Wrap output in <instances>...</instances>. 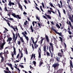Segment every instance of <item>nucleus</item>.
I'll use <instances>...</instances> for the list:
<instances>
[{
	"mask_svg": "<svg viewBox=\"0 0 73 73\" xmlns=\"http://www.w3.org/2000/svg\"><path fill=\"white\" fill-rule=\"evenodd\" d=\"M11 12H9L7 14V16H9V17H10V16H11Z\"/></svg>",
	"mask_w": 73,
	"mask_h": 73,
	"instance_id": "41",
	"label": "nucleus"
},
{
	"mask_svg": "<svg viewBox=\"0 0 73 73\" xmlns=\"http://www.w3.org/2000/svg\"><path fill=\"white\" fill-rule=\"evenodd\" d=\"M33 63L34 65L35 66H36V62L35 61H33Z\"/></svg>",
	"mask_w": 73,
	"mask_h": 73,
	"instance_id": "38",
	"label": "nucleus"
},
{
	"mask_svg": "<svg viewBox=\"0 0 73 73\" xmlns=\"http://www.w3.org/2000/svg\"><path fill=\"white\" fill-rule=\"evenodd\" d=\"M4 52L3 53L4 54H9V52H8V51H7V52H5V50L4 51Z\"/></svg>",
	"mask_w": 73,
	"mask_h": 73,
	"instance_id": "24",
	"label": "nucleus"
},
{
	"mask_svg": "<svg viewBox=\"0 0 73 73\" xmlns=\"http://www.w3.org/2000/svg\"><path fill=\"white\" fill-rule=\"evenodd\" d=\"M38 44H40V45H42V40H40V41L38 42Z\"/></svg>",
	"mask_w": 73,
	"mask_h": 73,
	"instance_id": "28",
	"label": "nucleus"
},
{
	"mask_svg": "<svg viewBox=\"0 0 73 73\" xmlns=\"http://www.w3.org/2000/svg\"><path fill=\"white\" fill-rule=\"evenodd\" d=\"M30 29L31 31L32 32H33V27H32V26H31L30 27Z\"/></svg>",
	"mask_w": 73,
	"mask_h": 73,
	"instance_id": "23",
	"label": "nucleus"
},
{
	"mask_svg": "<svg viewBox=\"0 0 73 73\" xmlns=\"http://www.w3.org/2000/svg\"><path fill=\"white\" fill-rule=\"evenodd\" d=\"M24 1L25 2V3L26 4H27V3H28L27 2V0H25Z\"/></svg>",
	"mask_w": 73,
	"mask_h": 73,
	"instance_id": "57",
	"label": "nucleus"
},
{
	"mask_svg": "<svg viewBox=\"0 0 73 73\" xmlns=\"http://www.w3.org/2000/svg\"><path fill=\"white\" fill-rule=\"evenodd\" d=\"M12 38H11V37H9V38L8 37V39L7 40V42H8V41H9L8 44H11L10 41H12Z\"/></svg>",
	"mask_w": 73,
	"mask_h": 73,
	"instance_id": "9",
	"label": "nucleus"
},
{
	"mask_svg": "<svg viewBox=\"0 0 73 73\" xmlns=\"http://www.w3.org/2000/svg\"><path fill=\"white\" fill-rule=\"evenodd\" d=\"M49 4H50V5L51 7H52V6L53 5L52 4V3L50 2V3H49Z\"/></svg>",
	"mask_w": 73,
	"mask_h": 73,
	"instance_id": "48",
	"label": "nucleus"
},
{
	"mask_svg": "<svg viewBox=\"0 0 73 73\" xmlns=\"http://www.w3.org/2000/svg\"><path fill=\"white\" fill-rule=\"evenodd\" d=\"M46 53L47 56H50V53H49V52H48V51H47Z\"/></svg>",
	"mask_w": 73,
	"mask_h": 73,
	"instance_id": "27",
	"label": "nucleus"
},
{
	"mask_svg": "<svg viewBox=\"0 0 73 73\" xmlns=\"http://www.w3.org/2000/svg\"><path fill=\"white\" fill-rule=\"evenodd\" d=\"M17 70L19 71V72H18V73H19L20 72V70L19 68H17Z\"/></svg>",
	"mask_w": 73,
	"mask_h": 73,
	"instance_id": "62",
	"label": "nucleus"
},
{
	"mask_svg": "<svg viewBox=\"0 0 73 73\" xmlns=\"http://www.w3.org/2000/svg\"><path fill=\"white\" fill-rule=\"evenodd\" d=\"M55 60L56 61H57L58 62H61V61H60V58L58 57L57 56H56V57H55Z\"/></svg>",
	"mask_w": 73,
	"mask_h": 73,
	"instance_id": "7",
	"label": "nucleus"
},
{
	"mask_svg": "<svg viewBox=\"0 0 73 73\" xmlns=\"http://www.w3.org/2000/svg\"><path fill=\"white\" fill-rule=\"evenodd\" d=\"M33 60H35V61H36V58H35L36 56H33Z\"/></svg>",
	"mask_w": 73,
	"mask_h": 73,
	"instance_id": "44",
	"label": "nucleus"
},
{
	"mask_svg": "<svg viewBox=\"0 0 73 73\" xmlns=\"http://www.w3.org/2000/svg\"><path fill=\"white\" fill-rule=\"evenodd\" d=\"M70 66H71V67H72V68H73V63L72 62V60H70Z\"/></svg>",
	"mask_w": 73,
	"mask_h": 73,
	"instance_id": "18",
	"label": "nucleus"
},
{
	"mask_svg": "<svg viewBox=\"0 0 73 73\" xmlns=\"http://www.w3.org/2000/svg\"><path fill=\"white\" fill-rule=\"evenodd\" d=\"M7 65H9V66H10L12 64H9V63H7Z\"/></svg>",
	"mask_w": 73,
	"mask_h": 73,
	"instance_id": "56",
	"label": "nucleus"
},
{
	"mask_svg": "<svg viewBox=\"0 0 73 73\" xmlns=\"http://www.w3.org/2000/svg\"><path fill=\"white\" fill-rule=\"evenodd\" d=\"M38 24L39 26V28H41V26H42V24H40L39 23H38Z\"/></svg>",
	"mask_w": 73,
	"mask_h": 73,
	"instance_id": "25",
	"label": "nucleus"
},
{
	"mask_svg": "<svg viewBox=\"0 0 73 73\" xmlns=\"http://www.w3.org/2000/svg\"><path fill=\"white\" fill-rule=\"evenodd\" d=\"M59 38L60 40V41L61 40H62V38H61V37L60 36L59 37Z\"/></svg>",
	"mask_w": 73,
	"mask_h": 73,
	"instance_id": "63",
	"label": "nucleus"
},
{
	"mask_svg": "<svg viewBox=\"0 0 73 73\" xmlns=\"http://www.w3.org/2000/svg\"><path fill=\"white\" fill-rule=\"evenodd\" d=\"M55 33H56V34L59 35V36H60L61 37H62V33H61L60 32V33H59V32H58L56 31Z\"/></svg>",
	"mask_w": 73,
	"mask_h": 73,
	"instance_id": "19",
	"label": "nucleus"
},
{
	"mask_svg": "<svg viewBox=\"0 0 73 73\" xmlns=\"http://www.w3.org/2000/svg\"><path fill=\"white\" fill-rule=\"evenodd\" d=\"M68 7L69 9H70V11H72V8L70 6V5H69L68 6H67Z\"/></svg>",
	"mask_w": 73,
	"mask_h": 73,
	"instance_id": "26",
	"label": "nucleus"
},
{
	"mask_svg": "<svg viewBox=\"0 0 73 73\" xmlns=\"http://www.w3.org/2000/svg\"><path fill=\"white\" fill-rule=\"evenodd\" d=\"M61 53H62V54L63 56H64V52H63V50H62V49H61Z\"/></svg>",
	"mask_w": 73,
	"mask_h": 73,
	"instance_id": "47",
	"label": "nucleus"
},
{
	"mask_svg": "<svg viewBox=\"0 0 73 73\" xmlns=\"http://www.w3.org/2000/svg\"><path fill=\"white\" fill-rule=\"evenodd\" d=\"M15 35L16 36L15 37V39H16V40H17V36H18L17 34V33H16L15 34Z\"/></svg>",
	"mask_w": 73,
	"mask_h": 73,
	"instance_id": "51",
	"label": "nucleus"
},
{
	"mask_svg": "<svg viewBox=\"0 0 73 73\" xmlns=\"http://www.w3.org/2000/svg\"><path fill=\"white\" fill-rule=\"evenodd\" d=\"M51 29L52 31H54L55 33H56V32L57 31L56 30L53 29V27H51Z\"/></svg>",
	"mask_w": 73,
	"mask_h": 73,
	"instance_id": "35",
	"label": "nucleus"
},
{
	"mask_svg": "<svg viewBox=\"0 0 73 73\" xmlns=\"http://www.w3.org/2000/svg\"><path fill=\"white\" fill-rule=\"evenodd\" d=\"M43 18L44 19H47V18H46V17L44 15L43 16Z\"/></svg>",
	"mask_w": 73,
	"mask_h": 73,
	"instance_id": "60",
	"label": "nucleus"
},
{
	"mask_svg": "<svg viewBox=\"0 0 73 73\" xmlns=\"http://www.w3.org/2000/svg\"><path fill=\"white\" fill-rule=\"evenodd\" d=\"M56 26L57 27V28H61V27H60V25H59L58 24L56 23Z\"/></svg>",
	"mask_w": 73,
	"mask_h": 73,
	"instance_id": "31",
	"label": "nucleus"
},
{
	"mask_svg": "<svg viewBox=\"0 0 73 73\" xmlns=\"http://www.w3.org/2000/svg\"><path fill=\"white\" fill-rule=\"evenodd\" d=\"M10 67L11 69H12V70H13V69H14L13 68V67L12 66V65H11L10 66Z\"/></svg>",
	"mask_w": 73,
	"mask_h": 73,
	"instance_id": "39",
	"label": "nucleus"
},
{
	"mask_svg": "<svg viewBox=\"0 0 73 73\" xmlns=\"http://www.w3.org/2000/svg\"><path fill=\"white\" fill-rule=\"evenodd\" d=\"M19 8H20L21 9V11H23V7H22V6H21V7H20Z\"/></svg>",
	"mask_w": 73,
	"mask_h": 73,
	"instance_id": "50",
	"label": "nucleus"
},
{
	"mask_svg": "<svg viewBox=\"0 0 73 73\" xmlns=\"http://www.w3.org/2000/svg\"><path fill=\"white\" fill-rule=\"evenodd\" d=\"M11 27L12 28H13V29L14 30L15 32H16V29H15V28H14L12 26H11Z\"/></svg>",
	"mask_w": 73,
	"mask_h": 73,
	"instance_id": "43",
	"label": "nucleus"
},
{
	"mask_svg": "<svg viewBox=\"0 0 73 73\" xmlns=\"http://www.w3.org/2000/svg\"><path fill=\"white\" fill-rule=\"evenodd\" d=\"M49 51L50 52L51 54V57L53 58V54H52V52H51V47H49Z\"/></svg>",
	"mask_w": 73,
	"mask_h": 73,
	"instance_id": "17",
	"label": "nucleus"
},
{
	"mask_svg": "<svg viewBox=\"0 0 73 73\" xmlns=\"http://www.w3.org/2000/svg\"><path fill=\"white\" fill-rule=\"evenodd\" d=\"M3 42L2 43L1 45H0V50H1L3 49L4 48V46L5 44V40L4 39H3Z\"/></svg>",
	"mask_w": 73,
	"mask_h": 73,
	"instance_id": "3",
	"label": "nucleus"
},
{
	"mask_svg": "<svg viewBox=\"0 0 73 73\" xmlns=\"http://www.w3.org/2000/svg\"><path fill=\"white\" fill-rule=\"evenodd\" d=\"M20 55V54H18L16 58L17 59L18 58H19V56Z\"/></svg>",
	"mask_w": 73,
	"mask_h": 73,
	"instance_id": "55",
	"label": "nucleus"
},
{
	"mask_svg": "<svg viewBox=\"0 0 73 73\" xmlns=\"http://www.w3.org/2000/svg\"><path fill=\"white\" fill-rule=\"evenodd\" d=\"M63 12L64 15H66V11H65V10L64 9H63Z\"/></svg>",
	"mask_w": 73,
	"mask_h": 73,
	"instance_id": "33",
	"label": "nucleus"
},
{
	"mask_svg": "<svg viewBox=\"0 0 73 73\" xmlns=\"http://www.w3.org/2000/svg\"><path fill=\"white\" fill-rule=\"evenodd\" d=\"M66 23L67 24H69V25H70V27H72V23L71 22H70V21H67L66 22Z\"/></svg>",
	"mask_w": 73,
	"mask_h": 73,
	"instance_id": "14",
	"label": "nucleus"
},
{
	"mask_svg": "<svg viewBox=\"0 0 73 73\" xmlns=\"http://www.w3.org/2000/svg\"><path fill=\"white\" fill-rule=\"evenodd\" d=\"M57 10L58 12V13L59 14V16L60 17H61V13H60V11H59V10L57 9Z\"/></svg>",
	"mask_w": 73,
	"mask_h": 73,
	"instance_id": "29",
	"label": "nucleus"
},
{
	"mask_svg": "<svg viewBox=\"0 0 73 73\" xmlns=\"http://www.w3.org/2000/svg\"><path fill=\"white\" fill-rule=\"evenodd\" d=\"M13 49L14 54L15 55H16V48H15L14 46L13 47Z\"/></svg>",
	"mask_w": 73,
	"mask_h": 73,
	"instance_id": "22",
	"label": "nucleus"
},
{
	"mask_svg": "<svg viewBox=\"0 0 73 73\" xmlns=\"http://www.w3.org/2000/svg\"><path fill=\"white\" fill-rule=\"evenodd\" d=\"M8 5L9 7H11L12 5H15V3L13 2H12L11 1H10L8 4Z\"/></svg>",
	"mask_w": 73,
	"mask_h": 73,
	"instance_id": "5",
	"label": "nucleus"
},
{
	"mask_svg": "<svg viewBox=\"0 0 73 73\" xmlns=\"http://www.w3.org/2000/svg\"><path fill=\"white\" fill-rule=\"evenodd\" d=\"M20 66L21 68H24V67L23 65H20Z\"/></svg>",
	"mask_w": 73,
	"mask_h": 73,
	"instance_id": "59",
	"label": "nucleus"
},
{
	"mask_svg": "<svg viewBox=\"0 0 73 73\" xmlns=\"http://www.w3.org/2000/svg\"><path fill=\"white\" fill-rule=\"evenodd\" d=\"M42 5L43 8H44V7H45L44 6V3H43V2H42Z\"/></svg>",
	"mask_w": 73,
	"mask_h": 73,
	"instance_id": "58",
	"label": "nucleus"
},
{
	"mask_svg": "<svg viewBox=\"0 0 73 73\" xmlns=\"http://www.w3.org/2000/svg\"><path fill=\"white\" fill-rule=\"evenodd\" d=\"M18 5H19V7H21V4H20V3H19V1L18 2Z\"/></svg>",
	"mask_w": 73,
	"mask_h": 73,
	"instance_id": "49",
	"label": "nucleus"
},
{
	"mask_svg": "<svg viewBox=\"0 0 73 73\" xmlns=\"http://www.w3.org/2000/svg\"><path fill=\"white\" fill-rule=\"evenodd\" d=\"M17 44H18L19 45H21V41H20V40L17 41Z\"/></svg>",
	"mask_w": 73,
	"mask_h": 73,
	"instance_id": "30",
	"label": "nucleus"
},
{
	"mask_svg": "<svg viewBox=\"0 0 73 73\" xmlns=\"http://www.w3.org/2000/svg\"><path fill=\"white\" fill-rule=\"evenodd\" d=\"M35 8H36V9H37V10H38V11H40V9L38 8V7L36 6Z\"/></svg>",
	"mask_w": 73,
	"mask_h": 73,
	"instance_id": "46",
	"label": "nucleus"
},
{
	"mask_svg": "<svg viewBox=\"0 0 73 73\" xmlns=\"http://www.w3.org/2000/svg\"><path fill=\"white\" fill-rule=\"evenodd\" d=\"M58 56H59V57H62V56H63V55H62V54L61 53L58 52Z\"/></svg>",
	"mask_w": 73,
	"mask_h": 73,
	"instance_id": "16",
	"label": "nucleus"
},
{
	"mask_svg": "<svg viewBox=\"0 0 73 73\" xmlns=\"http://www.w3.org/2000/svg\"><path fill=\"white\" fill-rule=\"evenodd\" d=\"M8 20H14V19H13V18H8Z\"/></svg>",
	"mask_w": 73,
	"mask_h": 73,
	"instance_id": "40",
	"label": "nucleus"
},
{
	"mask_svg": "<svg viewBox=\"0 0 73 73\" xmlns=\"http://www.w3.org/2000/svg\"><path fill=\"white\" fill-rule=\"evenodd\" d=\"M25 51L26 53V54H28V51H27V47H25Z\"/></svg>",
	"mask_w": 73,
	"mask_h": 73,
	"instance_id": "45",
	"label": "nucleus"
},
{
	"mask_svg": "<svg viewBox=\"0 0 73 73\" xmlns=\"http://www.w3.org/2000/svg\"><path fill=\"white\" fill-rule=\"evenodd\" d=\"M44 63L43 62H40L39 63V67H41V66L42 65L44 64Z\"/></svg>",
	"mask_w": 73,
	"mask_h": 73,
	"instance_id": "20",
	"label": "nucleus"
},
{
	"mask_svg": "<svg viewBox=\"0 0 73 73\" xmlns=\"http://www.w3.org/2000/svg\"><path fill=\"white\" fill-rule=\"evenodd\" d=\"M51 12L53 13H54V14H55V12H54V11L51 10H49L48 11V13H49L50 14H51V13H51Z\"/></svg>",
	"mask_w": 73,
	"mask_h": 73,
	"instance_id": "15",
	"label": "nucleus"
},
{
	"mask_svg": "<svg viewBox=\"0 0 73 73\" xmlns=\"http://www.w3.org/2000/svg\"><path fill=\"white\" fill-rule=\"evenodd\" d=\"M5 5V8H4V10L5 11H6L7 12H8V11L7 9V4L6 3L4 4Z\"/></svg>",
	"mask_w": 73,
	"mask_h": 73,
	"instance_id": "10",
	"label": "nucleus"
},
{
	"mask_svg": "<svg viewBox=\"0 0 73 73\" xmlns=\"http://www.w3.org/2000/svg\"><path fill=\"white\" fill-rule=\"evenodd\" d=\"M36 19H37L38 20H40V19H39V18H38V16H36Z\"/></svg>",
	"mask_w": 73,
	"mask_h": 73,
	"instance_id": "61",
	"label": "nucleus"
},
{
	"mask_svg": "<svg viewBox=\"0 0 73 73\" xmlns=\"http://www.w3.org/2000/svg\"><path fill=\"white\" fill-rule=\"evenodd\" d=\"M58 63H54V64L52 65V67H54V68H58L59 66L60 65V64H58Z\"/></svg>",
	"mask_w": 73,
	"mask_h": 73,
	"instance_id": "4",
	"label": "nucleus"
},
{
	"mask_svg": "<svg viewBox=\"0 0 73 73\" xmlns=\"http://www.w3.org/2000/svg\"><path fill=\"white\" fill-rule=\"evenodd\" d=\"M31 38L32 40V42L33 43V44H34V47L33 46V44H32L31 45L32 47V48L33 50H34V49H37V48L38 47V45L37 44H37V42H38V38H39V35H37V37L35 38H36V41L35 42V41H34V38H33V37H31Z\"/></svg>",
	"mask_w": 73,
	"mask_h": 73,
	"instance_id": "1",
	"label": "nucleus"
},
{
	"mask_svg": "<svg viewBox=\"0 0 73 73\" xmlns=\"http://www.w3.org/2000/svg\"><path fill=\"white\" fill-rule=\"evenodd\" d=\"M11 15L13 16L14 17H15V18H17V19H21V16H20V15H16L15 13H13L11 14Z\"/></svg>",
	"mask_w": 73,
	"mask_h": 73,
	"instance_id": "2",
	"label": "nucleus"
},
{
	"mask_svg": "<svg viewBox=\"0 0 73 73\" xmlns=\"http://www.w3.org/2000/svg\"><path fill=\"white\" fill-rule=\"evenodd\" d=\"M20 40L21 42H24V40H23V37H22L21 38Z\"/></svg>",
	"mask_w": 73,
	"mask_h": 73,
	"instance_id": "36",
	"label": "nucleus"
},
{
	"mask_svg": "<svg viewBox=\"0 0 73 73\" xmlns=\"http://www.w3.org/2000/svg\"><path fill=\"white\" fill-rule=\"evenodd\" d=\"M50 46L49 47H50V46L51 47V50L52 52L54 51V48H53V43H50Z\"/></svg>",
	"mask_w": 73,
	"mask_h": 73,
	"instance_id": "8",
	"label": "nucleus"
},
{
	"mask_svg": "<svg viewBox=\"0 0 73 73\" xmlns=\"http://www.w3.org/2000/svg\"><path fill=\"white\" fill-rule=\"evenodd\" d=\"M45 38L46 40V41L47 42H49V37L47 35H46L45 36Z\"/></svg>",
	"mask_w": 73,
	"mask_h": 73,
	"instance_id": "13",
	"label": "nucleus"
},
{
	"mask_svg": "<svg viewBox=\"0 0 73 73\" xmlns=\"http://www.w3.org/2000/svg\"><path fill=\"white\" fill-rule=\"evenodd\" d=\"M38 59L40 60L41 58V51L38 50Z\"/></svg>",
	"mask_w": 73,
	"mask_h": 73,
	"instance_id": "11",
	"label": "nucleus"
},
{
	"mask_svg": "<svg viewBox=\"0 0 73 73\" xmlns=\"http://www.w3.org/2000/svg\"><path fill=\"white\" fill-rule=\"evenodd\" d=\"M23 14L24 15H27V13H26L25 11L23 13Z\"/></svg>",
	"mask_w": 73,
	"mask_h": 73,
	"instance_id": "64",
	"label": "nucleus"
},
{
	"mask_svg": "<svg viewBox=\"0 0 73 73\" xmlns=\"http://www.w3.org/2000/svg\"><path fill=\"white\" fill-rule=\"evenodd\" d=\"M23 53L22 52V51L21 52V56L20 58H19L20 60H21V58L22 57H23Z\"/></svg>",
	"mask_w": 73,
	"mask_h": 73,
	"instance_id": "37",
	"label": "nucleus"
},
{
	"mask_svg": "<svg viewBox=\"0 0 73 73\" xmlns=\"http://www.w3.org/2000/svg\"><path fill=\"white\" fill-rule=\"evenodd\" d=\"M33 54H32L30 60H32V58H33Z\"/></svg>",
	"mask_w": 73,
	"mask_h": 73,
	"instance_id": "52",
	"label": "nucleus"
},
{
	"mask_svg": "<svg viewBox=\"0 0 73 73\" xmlns=\"http://www.w3.org/2000/svg\"><path fill=\"white\" fill-rule=\"evenodd\" d=\"M45 15L49 19H52V17H51V16L49 15H46V13H45Z\"/></svg>",
	"mask_w": 73,
	"mask_h": 73,
	"instance_id": "12",
	"label": "nucleus"
},
{
	"mask_svg": "<svg viewBox=\"0 0 73 73\" xmlns=\"http://www.w3.org/2000/svg\"><path fill=\"white\" fill-rule=\"evenodd\" d=\"M12 33L13 36V40H14L15 38V34L13 32H12Z\"/></svg>",
	"mask_w": 73,
	"mask_h": 73,
	"instance_id": "32",
	"label": "nucleus"
},
{
	"mask_svg": "<svg viewBox=\"0 0 73 73\" xmlns=\"http://www.w3.org/2000/svg\"><path fill=\"white\" fill-rule=\"evenodd\" d=\"M58 6L59 7V8H61V5H60V4L59 3H58Z\"/></svg>",
	"mask_w": 73,
	"mask_h": 73,
	"instance_id": "53",
	"label": "nucleus"
},
{
	"mask_svg": "<svg viewBox=\"0 0 73 73\" xmlns=\"http://www.w3.org/2000/svg\"><path fill=\"white\" fill-rule=\"evenodd\" d=\"M4 20H5V21H6V22L7 23V24L8 25H9V27H11V25L10 24V23H11V22L10 21H9V20H8V19L7 20L5 18H3Z\"/></svg>",
	"mask_w": 73,
	"mask_h": 73,
	"instance_id": "6",
	"label": "nucleus"
},
{
	"mask_svg": "<svg viewBox=\"0 0 73 73\" xmlns=\"http://www.w3.org/2000/svg\"><path fill=\"white\" fill-rule=\"evenodd\" d=\"M68 32L69 33L70 35H71V34H72V32H71L70 31H68Z\"/></svg>",
	"mask_w": 73,
	"mask_h": 73,
	"instance_id": "54",
	"label": "nucleus"
},
{
	"mask_svg": "<svg viewBox=\"0 0 73 73\" xmlns=\"http://www.w3.org/2000/svg\"><path fill=\"white\" fill-rule=\"evenodd\" d=\"M59 71L60 72H63V69H59Z\"/></svg>",
	"mask_w": 73,
	"mask_h": 73,
	"instance_id": "42",
	"label": "nucleus"
},
{
	"mask_svg": "<svg viewBox=\"0 0 73 73\" xmlns=\"http://www.w3.org/2000/svg\"><path fill=\"white\" fill-rule=\"evenodd\" d=\"M44 50L45 52H46V46L45 45H44V47H43Z\"/></svg>",
	"mask_w": 73,
	"mask_h": 73,
	"instance_id": "21",
	"label": "nucleus"
},
{
	"mask_svg": "<svg viewBox=\"0 0 73 73\" xmlns=\"http://www.w3.org/2000/svg\"><path fill=\"white\" fill-rule=\"evenodd\" d=\"M54 60V58H52L51 59H50V61H53Z\"/></svg>",
	"mask_w": 73,
	"mask_h": 73,
	"instance_id": "34",
	"label": "nucleus"
}]
</instances>
